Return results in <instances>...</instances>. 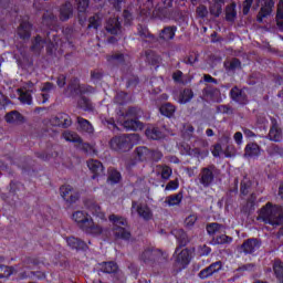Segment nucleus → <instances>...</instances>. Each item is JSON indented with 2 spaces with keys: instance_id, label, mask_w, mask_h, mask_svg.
Here are the masks:
<instances>
[{
  "instance_id": "20e7f679",
  "label": "nucleus",
  "mask_w": 283,
  "mask_h": 283,
  "mask_svg": "<svg viewBox=\"0 0 283 283\" xmlns=\"http://www.w3.org/2000/svg\"><path fill=\"white\" fill-rule=\"evenodd\" d=\"M108 220L113 224V235L116 238V240H129V238H132V232L125 228L129 224L125 217L111 214Z\"/></svg>"
},
{
  "instance_id": "603ef678",
  "label": "nucleus",
  "mask_w": 283,
  "mask_h": 283,
  "mask_svg": "<svg viewBox=\"0 0 283 283\" xmlns=\"http://www.w3.org/2000/svg\"><path fill=\"white\" fill-rule=\"evenodd\" d=\"M140 260L143 262H145V264H147V262H151V260H154V250L151 249H146L142 255H140Z\"/></svg>"
},
{
  "instance_id": "4d7b16f0",
  "label": "nucleus",
  "mask_w": 283,
  "mask_h": 283,
  "mask_svg": "<svg viewBox=\"0 0 283 283\" xmlns=\"http://www.w3.org/2000/svg\"><path fill=\"white\" fill-rule=\"evenodd\" d=\"M159 160H163V153H160L158 150H150V155H149L148 161L159 163Z\"/></svg>"
},
{
  "instance_id": "e2e57ef3",
  "label": "nucleus",
  "mask_w": 283,
  "mask_h": 283,
  "mask_svg": "<svg viewBox=\"0 0 283 283\" xmlns=\"http://www.w3.org/2000/svg\"><path fill=\"white\" fill-rule=\"evenodd\" d=\"M210 253H211V248L209 245L203 244L198 248V254L200 255V258H206Z\"/></svg>"
},
{
  "instance_id": "0e129e2a",
  "label": "nucleus",
  "mask_w": 283,
  "mask_h": 283,
  "mask_svg": "<svg viewBox=\"0 0 283 283\" xmlns=\"http://www.w3.org/2000/svg\"><path fill=\"white\" fill-rule=\"evenodd\" d=\"M50 101V94L48 93H40L36 95V102L39 105H45Z\"/></svg>"
},
{
  "instance_id": "7c9ffc66",
  "label": "nucleus",
  "mask_w": 283,
  "mask_h": 283,
  "mask_svg": "<svg viewBox=\"0 0 283 283\" xmlns=\"http://www.w3.org/2000/svg\"><path fill=\"white\" fill-rule=\"evenodd\" d=\"M107 174V181L111 182V185H118V182L123 180V175L116 168H108Z\"/></svg>"
},
{
  "instance_id": "473e14b6",
  "label": "nucleus",
  "mask_w": 283,
  "mask_h": 283,
  "mask_svg": "<svg viewBox=\"0 0 283 283\" xmlns=\"http://www.w3.org/2000/svg\"><path fill=\"white\" fill-rule=\"evenodd\" d=\"M193 98V91L191 88H184L179 94L180 105H187Z\"/></svg>"
},
{
  "instance_id": "423d86ee",
  "label": "nucleus",
  "mask_w": 283,
  "mask_h": 283,
  "mask_svg": "<svg viewBox=\"0 0 283 283\" xmlns=\"http://www.w3.org/2000/svg\"><path fill=\"white\" fill-rule=\"evenodd\" d=\"M271 126L268 134L269 140L271 143H282L283 140V130L282 127H280V123L277 122V118L270 117Z\"/></svg>"
},
{
  "instance_id": "ea45409f",
  "label": "nucleus",
  "mask_w": 283,
  "mask_h": 283,
  "mask_svg": "<svg viewBox=\"0 0 283 283\" xmlns=\"http://www.w3.org/2000/svg\"><path fill=\"white\" fill-rule=\"evenodd\" d=\"M221 229H224V226L218 222L208 223L206 227L208 235H216Z\"/></svg>"
},
{
  "instance_id": "c85d7f7f",
  "label": "nucleus",
  "mask_w": 283,
  "mask_h": 283,
  "mask_svg": "<svg viewBox=\"0 0 283 283\" xmlns=\"http://www.w3.org/2000/svg\"><path fill=\"white\" fill-rule=\"evenodd\" d=\"M135 154L140 163L149 161V156L151 155V149L146 146H139L135 149Z\"/></svg>"
},
{
  "instance_id": "338daca9",
  "label": "nucleus",
  "mask_w": 283,
  "mask_h": 283,
  "mask_svg": "<svg viewBox=\"0 0 283 283\" xmlns=\"http://www.w3.org/2000/svg\"><path fill=\"white\" fill-rule=\"evenodd\" d=\"M154 14L157 19L163 21L164 19H167V8H158L154 11Z\"/></svg>"
},
{
  "instance_id": "7ed1b4c3",
  "label": "nucleus",
  "mask_w": 283,
  "mask_h": 283,
  "mask_svg": "<svg viewBox=\"0 0 283 283\" xmlns=\"http://www.w3.org/2000/svg\"><path fill=\"white\" fill-rule=\"evenodd\" d=\"M138 140H140V136L138 134L118 135L114 136L109 140V147L113 149V151L125 153L134 149V145H137Z\"/></svg>"
},
{
  "instance_id": "9d476101",
  "label": "nucleus",
  "mask_w": 283,
  "mask_h": 283,
  "mask_svg": "<svg viewBox=\"0 0 283 283\" xmlns=\"http://www.w3.org/2000/svg\"><path fill=\"white\" fill-rule=\"evenodd\" d=\"M220 271H222V261H216L206 269L201 270L198 273V277L200 280H209V277L216 275V273H220Z\"/></svg>"
},
{
  "instance_id": "e433bc0d",
  "label": "nucleus",
  "mask_w": 283,
  "mask_h": 283,
  "mask_svg": "<svg viewBox=\"0 0 283 283\" xmlns=\"http://www.w3.org/2000/svg\"><path fill=\"white\" fill-rule=\"evenodd\" d=\"M137 31H138V35L142 36V39H151V41H156V35L151 34L147 27L143 24H138Z\"/></svg>"
},
{
  "instance_id": "393cba45",
  "label": "nucleus",
  "mask_w": 283,
  "mask_h": 283,
  "mask_svg": "<svg viewBox=\"0 0 283 283\" xmlns=\"http://www.w3.org/2000/svg\"><path fill=\"white\" fill-rule=\"evenodd\" d=\"M106 61L108 65H112L113 67H118V65H125V54L114 53L111 55H106Z\"/></svg>"
},
{
  "instance_id": "a18cd8bd",
  "label": "nucleus",
  "mask_w": 283,
  "mask_h": 283,
  "mask_svg": "<svg viewBox=\"0 0 283 283\" xmlns=\"http://www.w3.org/2000/svg\"><path fill=\"white\" fill-rule=\"evenodd\" d=\"M128 97H129V94H127V92L120 91L115 96V103L117 105H127Z\"/></svg>"
},
{
  "instance_id": "c9c22d12",
  "label": "nucleus",
  "mask_w": 283,
  "mask_h": 283,
  "mask_svg": "<svg viewBox=\"0 0 283 283\" xmlns=\"http://www.w3.org/2000/svg\"><path fill=\"white\" fill-rule=\"evenodd\" d=\"M64 140H66L67 143H83V138H81V136H78V134L71 132V130H65L62 134Z\"/></svg>"
},
{
  "instance_id": "dca6fc26",
  "label": "nucleus",
  "mask_w": 283,
  "mask_h": 283,
  "mask_svg": "<svg viewBox=\"0 0 283 283\" xmlns=\"http://www.w3.org/2000/svg\"><path fill=\"white\" fill-rule=\"evenodd\" d=\"M66 244L73 251H87L88 249L87 243H85V241L75 237L66 238Z\"/></svg>"
},
{
  "instance_id": "39448f33",
  "label": "nucleus",
  "mask_w": 283,
  "mask_h": 283,
  "mask_svg": "<svg viewBox=\"0 0 283 283\" xmlns=\"http://www.w3.org/2000/svg\"><path fill=\"white\" fill-rule=\"evenodd\" d=\"M180 248H177L175 253V263H174V269L175 273H180L181 271H185L189 264H191V250L189 249H184L180 252Z\"/></svg>"
},
{
  "instance_id": "a19ab883",
  "label": "nucleus",
  "mask_w": 283,
  "mask_h": 283,
  "mask_svg": "<svg viewBox=\"0 0 283 283\" xmlns=\"http://www.w3.org/2000/svg\"><path fill=\"white\" fill-rule=\"evenodd\" d=\"M166 202L169 207H176L180 205V202H182V192H178L176 195L167 197Z\"/></svg>"
},
{
  "instance_id": "c756f323",
  "label": "nucleus",
  "mask_w": 283,
  "mask_h": 283,
  "mask_svg": "<svg viewBox=\"0 0 283 283\" xmlns=\"http://www.w3.org/2000/svg\"><path fill=\"white\" fill-rule=\"evenodd\" d=\"M32 45L30 48L31 52H36L38 54L45 48V39H43L40 34L35 35L32 40Z\"/></svg>"
},
{
  "instance_id": "b1692460",
  "label": "nucleus",
  "mask_w": 283,
  "mask_h": 283,
  "mask_svg": "<svg viewBox=\"0 0 283 283\" xmlns=\"http://www.w3.org/2000/svg\"><path fill=\"white\" fill-rule=\"evenodd\" d=\"M123 127L126 132H137V129H143L145 125L140 120L133 118L124 120Z\"/></svg>"
},
{
  "instance_id": "09e8293b",
  "label": "nucleus",
  "mask_w": 283,
  "mask_h": 283,
  "mask_svg": "<svg viewBox=\"0 0 283 283\" xmlns=\"http://www.w3.org/2000/svg\"><path fill=\"white\" fill-rule=\"evenodd\" d=\"M19 101L22 103V105H31L32 104V94L30 92H21L19 96Z\"/></svg>"
},
{
  "instance_id": "052dcab7",
  "label": "nucleus",
  "mask_w": 283,
  "mask_h": 283,
  "mask_svg": "<svg viewBox=\"0 0 283 283\" xmlns=\"http://www.w3.org/2000/svg\"><path fill=\"white\" fill-rule=\"evenodd\" d=\"M124 25H132V21H134V15L129 10L125 9L123 11Z\"/></svg>"
},
{
  "instance_id": "2eb2a0df",
  "label": "nucleus",
  "mask_w": 283,
  "mask_h": 283,
  "mask_svg": "<svg viewBox=\"0 0 283 283\" xmlns=\"http://www.w3.org/2000/svg\"><path fill=\"white\" fill-rule=\"evenodd\" d=\"M18 36L22 41H28L32 36V23L29 21H22L18 28Z\"/></svg>"
},
{
  "instance_id": "774afa93",
  "label": "nucleus",
  "mask_w": 283,
  "mask_h": 283,
  "mask_svg": "<svg viewBox=\"0 0 283 283\" xmlns=\"http://www.w3.org/2000/svg\"><path fill=\"white\" fill-rule=\"evenodd\" d=\"M182 76H184L182 71L177 70L176 72L172 73V81L175 83L182 85V83H185V81H182Z\"/></svg>"
},
{
  "instance_id": "58836bf2",
  "label": "nucleus",
  "mask_w": 283,
  "mask_h": 283,
  "mask_svg": "<svg viewBox=\"0 0 283 283\" xmlns=\"http://www.w3.org/2000/svg\"><path fill=\"white\" fill-rule=\"evenodd\" d=\"M101 23H103V20L101 19V15L96 13L88 19V29L98 30Z\"/></svg>"
},
{
  "instance_id": "5fc2aeb1",
  "label": "nucleus",
  "mask_w": 283,
  "mask_h": 283,
  "mask_svg": "<svg viewBox=\"0 0 283 283\" xmlns=\"http://www.w3.org/2000/svg\"><path fill=\"white\" fill-rule=\"evenodd\" d=\"M56 21V17L54 15V13H44L42 15V22L44 23V25H52V23H54Z\"/></svg>"
},
{
  "instance_id": "864d4df0",
  "label": "nucleus",
  "mask_w": 283,
  "mask_h": 283,
  "mask_svg": "<svg viewBox=\"0 0 283 283\" xmlns=\"http://www.w3.org/2000/svg\"><path fill=\"white\" fill-rule=\"evenodd\" d=\"M276 25L277 28H283V4H277L276 10Z\"/></svg>"
},
{
  "instance_id": "6e6d98bb",
  "label": "nucleus",
  "mask_w": 283,
  "mask_h": 283,
  "mask_svg": "<svg viewBox=\"0 0 283 283\" xmlns=\"http://www.w3.org/2000/svg\"><path fill=\"white\" fill-rule=\"evenodd\" d=\"M196 222H198V216L190 214L185 219V227H187V229H191V228H193Z\"/></svg>"
},
{
  "instance_id": "f257e3e1",
  "label": "nucleus",
  "mask_w": 283,
  "mask_h": 283,
  "mask_svg": "<svg viewBox=\"0 0 283 283\" xmlns=\"http://www.w3.org/2000/svg\"><path fill=\"white\" fill-rule=\"evenodd\" d=\"M67 90L72 98H76V96L80 97V99L77 101V107L80 109H83V112H94V105L92 104V101L88 97H85V94H96V88L94 86L81 84V82H78V78L75 77L69 84Z\"/></svg>"
},
{
  "instance_id": "412c9836",
  "label": "nucleus",
  "mask_w": 283,
  "mask_h": 283,
  "mask_svg": "<svg viewBox=\"0 0 283 283\" xmlns=\"http://www.w3.org/2000/svg\"><path fill=\"white\" fill-rule=\"evenodd\" d=\"M123 25L120 24V20L118 18H111L106 22V31L109 34H118L122 30Z\"/></svg>"
},
{
  "instance_id": "3c124183",
  "label": "nucleus",
  "mask_w": 283,
  "mask_h": 283,
  "mask_svg": "<svg viewBox=\"0 0 283 283\" xmlns=\"http://www.w3.org/2000/svg\"><path fill=\"white\" fill-rule=\"evenodd\" d=\"M78 145H80L81 151H83L87 156H92V154H94V146H92V144L83 143V139H82V143H78Z\"/></svg>"
},
{
  "instance_id": "680f3d73",
  "label": "nucleus",
  "mask_w": 283,
  "mask_h": 283,
  "mask_svg": "<svg viewBox=\"0 0 283 283\" xmlns=\"http://www.w3.org/2000/svg\"><path fill=\"white\" fill-rule=\"evenodd\" d=\"M210 14H212V17H220V14H222V6H220V3H214L211 6Z\"/></svg>"
},
{
  "instance_id": "2f4dec72",
  "label": "nucleus",
  "mask_w": 283,
  "mask_h": 283,
  "mask_svg": "<svg viewBox=\"0 0 283 283\" xmlns=\"http://www.w3.org/2000/svg\"><path fill=\"white\" fill-rule=\"evenodd\" d=\"M146 136L150 140H161V138H165V134L158 127L147 128Z\"/></svg>"
},
{
  "instance_id": "cd10ccee",
  "label": "nucleus",
  "mask_w": 283,
  "mask_h": 283,
  "mask_svg": "<svg viewBox=\"0 0 283 283\" xmlns=\"http://www.w3.org/2000/svg\"><path fill=\"white\" fill-rule=\"evenodd\" d=\"M77 129L78 132H84L85 134L94 133V126H92V123L83 117H77Z\"/></svg>"
},
{
  "instance_id": "f8f14e48",
  "label": "nucleus",
  "mask_w": 283,
  "mask_h": 283,
  "mask_svg": "<svg viewBox=\"0 0 283 283\" xmlns=\"http://www.w3.org/2000/svg\"><path fill=\"white\" fill-rule=\"evenodd\" d=\"M51 125L67 129V127H72V117L67 113H57L56 116L51 118Z\"/></svg>"
},
{
  "instance_id": "4c0bfd02",
  "label": "nucleus",
  "mask_w": 283,
  "mask_h": 283,
  "mask_svg": "<svg viewBox=\"0 0 283 283\" xmlns=\"http://www.w3.org/2000/svg\"><path fill=\"white\" fill-rule=\"evenodd\" d=\"M157 167L160 171L161 180H169V178H171L174 174V169H171V167L167 165H158Z\"/></svg>"
},
{
  "instance_id": "6ab92c4d",
  "label": "nucleus",
  "mask_w": 283,
  "mask_h": 283,
  "mask_svg": "<svg viewBox=\"0 0 283 283\" xmlns=\"http://www.w3.org/2000/svg\"><path fill=\"white\" fill-rule=\"evenodd\" d=\"M171 234L176 238L178 242V249H182L186 244H189V237L187 232L182 229H175L171 231Z\"/></svg>"
},
{
  "instance_id": "8fccbe9b",
  "label": "nucleus",
  "mask_w": 283,
  "mask_h": 283,
  "mask_svg": "<svg viewBox=\"0 0 283 283\" xmlns=\"http://www.w3.org/2000/svg\"><path fill=\"white\" fill-rule=\"evenodd\" d=\"M193 132H196V128H193V126L191 124H188V125L184 126L181 134H182L184 138L189 140L193 136Z\"/></svg>"
},
{
  "instance_id": "1a4fd4ad",
  "label": "nucleus",
  "mask_w": 283,
  "mask_h": 283,
  "mask_svg": "<svg viewBox=\"0 0 283 283\" xmlns=\"http://www.w3.org/2000/svg\"><path fill=\"white\" fill-rule=\"evenodd\" d=\"M60 193L67 205H74L78 198H81V195L78 192H74V188L70 185L62 186L60 188Z\"/></svg>"
},
{
  "instance_id": "f3484780",
  "label": "nucleus",
  "mask_w": 283,
  "mask_h": 283,
  "mask_svg": "<svg viewBox=\"0 0 283 283\" xmlns=\"http://www.w3.org/2000/svg\"><path fill=\"white\" fill-rule=\"evenodd\" d=\"M262 154V148L258 143H249L244 148V158H260Z\"/></svg>"
},
{
  "instance_id": "6e6552de",
  "label": "nucleus",
  "mask_w": 283,
  "mask_h": 283,
  "mask_svg": "<svg viewBox=\"0 0 283 283\" xmlns=\"http://www.w3.org/2000/svg\"><path fill=\"white\" fill-rule=\"evenodd\" d=\"M87 168L90 169L92 175V180H96V178H101V176H105V166L98 159H88L86 161Z\"/></svg>"
},
{
  "instance_id": "a211bd4d",
  "label": "nucleus",
  "mask_w": 283,
  "mask_h": 283,
  "mask_svg": "<svg viewBox=\"0 0 283 283\" xmlns=\"http://www.w3.org/2000/svg\"><path fill=\"white\" fill-rule=\"evenodd\" d=\"M4 120L9 125H21V123H25V117L19 111H11L6 114Z\"/></svg>"
},
{
  "instance_id": "4468645a",
  "label": "nucleus",
  "mask_w": 283,
  "mask_h": 283,
  "mask_svg": "<svg viewBox=\"0 0 283 283\" xmlns=\"http://www.w3.org/2000/svg\"><path fill=\"white\" fill-rule=\"evenodd\" d=\"M273 8H275V1L273 0H265L264 4L261 7L258 15H256V21L259 23H262L266 17H271L273 12Z\"/></svg>"
},
{
  "instance_id": "de8ad7c7",
  "label": "nucleus",
  "mask_w": 283,
  "mask_h": 283,
  "mask_svg": "<svg viewBox=\"0 0 283 283\" xmlns=\"http://www.w3.org/2000/svg\"><path fill=\"white\" fill-rule=\"evenodd\" d=\"M233 242V238L227 234L217 235L214 239V244H231Z\"/></svg>"
},
{
  "instance_id": "bf43d9fd",
  "label": "nucleus",
  "mask_w": 283,
  "mask_h": 283,
  "mask_svg": "<svg viewBox=\"0 0 283 283\" xmlns=\"http://www.w3.org/2000/svg\"><path fill=\"white\" fill-rule=\"evenodd\" d=\"M216 112L217 114H233V108L229 105H218Z\"/></svg>"
},
{
  "instance_id": "a878e982",
  "label": "nucleus",
  "mask_w": 283,
  "mask_h": 283,
  "mask_svg": "<svg viewBox=\"0 0 283 283\" xmlns=\"http://www.w3.org/2000/svg\"><path fill=\"white\" fill-rule=\"evenodd\" d=\"M230 98H232L234 103H240L241 105L247 103V94H244L238 86L231 88Z\"/></svg>"
},
{
  "instance_id": "aec40b11",
  "label": "nucleus",
  "mask_w": 283,
  "mask_h": 283,
  "mask_svg": "<svg viewBox=\"0 0 283 283\" xmlns=\"http://www.w3.org/2000/svg\"><path fill=\"white\" fill-rule=\"evenodd\" d=\"M176 32H178V27H165L159 33V39L161 41H174L176 38Z\"/></svg>"
},
{
  "instance_id": "bb28decb",
  "label": "nucleus",
  "mask_w": 283,
  "mask_h": 283,
  "mask_svg": "<svg viewBox=\"0 0 283 283\" xmlns=\"http://www.w3.org/2000/svg\"><path fill=\"white\" fill-rule=\"evenodd\" d=\"M159 112L161 116H165L166 118H174V114H176V106L167 102L160 105Z\"/></svg>"
},
{
  "instance_id": "f704fd0d",
  "label": "nucleus",
  "mask_w": 283,
  "mask_h": 283,
  "mask_svg": "<svg viewBox=\"0 0 283 283\" xmlns=\"http://www.w3.org/2000/svg\"><path fill=\"white\" fill-rule=\"evenodd\" d=\"M274 276L277 283H283V262L276 260L273 264Z\"/></svg>"
},
{
  "instance_id": "5701e85b",
  "label": "nucleus",
  "mask_w": 283,
  "mask_h": 283,
  "mask_svg": "<svg viewBox=\"0 0 283 283\" xmlns=\"http://www.w3.org/2000/svg\"><path fill=\"white\" fill-rule=\"evenodd\" d=\"M74 14V9L72 8V3L66 2L60 8V20L70 21Z\"/></svg>"
},
{
  "instance_id": "49530a36",
  "label": "nucleus",
  "mask_w": 283,
  "mask_h": 283,
  "mask_svg": "<svg viewBox=\"0 0 283 283\" xmlns=\"http://www.w3.org/2000/svg\"><path fill=\"white\" fill-rule=\"evenodd\" d=\"M12 273H14V268L0 264V280H3L4 277H10Z\"/></svg>"
},
{
  "instance_id": "0eeeda50",
  "label": "nucleus",
  "mask_w": 283,
  "mask_h": 283,
  "mask_svg": "<svg viewBox=\"0 0 283 283\" xmlns=\"http://www.w3.org/2000/svg\"><path fill=\"white\" fill-rule=\"evenodd\" d=\"M214 180L216 175H213V166L201 168V171L199 174V182L201 186H203L207 189L211 187V185H213Z\"/></svg>"
},
{
  "instance_id": "9b49d317",
  "label": "nucleus",
  "mask_w": 283,
  "mask_h": 283,
  "mask_svg": "<svg viewBox=\"0 0 283 283\" xmlns=\"http://www.w3.org/2000/svg\"><path fill=\"white\" fill-rule=\"evenodd\" d=\"M132 209H136L139 218H142L146 222H149V220H153L154 218V212L151 211V208H149V206L147 205H138V201H132Z\"/></svg>"
},
{
  "instance_id": "ddd939ff",
  "label": "nucleus",
  "mask_w": 283,
  "mask_h": 283,
  "mask_svg": "<svg viewBox=\"0 0 283 283\" xmlns=\"http://www.w3.org/2000/svg\"><path fill=\"white\" fill-rule=\"evenodd\" d=\"M262 247V240L258 238H250L241 244V249L245 255H252Z\"/></svg>"
},
{
  "instance_id": "13d9d810",
  "label": "nucleus",
  "mask_w": 283,
  "mask_h": 283,
  "mask_svg": "<svg viewBox=\"0 0 283 283\" xmlns=\"http://www.w3.org/2000/svg\"><path fill=\"white\" fill-rule=\"evenodd\" d=\"M254 270H255V264L247 263V264L239 266L235 271H237V273H244V271H248L249 273H251Z\"/></svg>"
},
{
  "instance_id": "79ce46f5",
  "label": "nucleus",
  "mask_w": 283,
  "mask_h": 283,
  "mask_svg": "<svg viewBox=\"0 0 283 283\" xmlns=\"http://www.w3.org/2000/svg\"><path fill=\"white\" fill-rule=\"evenodd\" d=\"M126 116L138 120L143 116V109L138 106H132L127 109Z\"/></svg>"
},
{
  "instance_id": "69168bd1",
  "label": "nucleus",
  "mask_w": 283,
  "mask_h": 283,
  "mask_svg": "<svg viewBox=\"0 0 283 283\" xmlns=\"http://www.w3.org/2000/svg\"><path fill=\"white\" fill-rule=\"evenodd\" d=\"M249 189H251V181H241V196H249Z\"/></svg>"
},
{
  "instance_id": "f03ea898",
  "label": "nucleus",
  "mask_w": 283,
  "mask_h": 283,
  "mask_svg": "<svg viewBox=\"0 0 283 283\" xmlns=\"http://www.w3.org/2000/svg\"><path fill=\"white\" fill-rule=\"evenodd\" d=\"M72 219L76 222L78 229L88 235H101L103 233V227L94 223V219L85 211H75Z\"/></svg>"
},
{
  "instance_id": "4be33fe9",
  "label": "nucleus",
  "mask_w": 283,
  "mask_h": 283,
  "mask_svg": "<svg viewBox=\"0 0 283 283\" xmlns=\"http://www.w3.org/2000/svg\"><path fill=\"white\" fill-rule=\"evenodd\" d=\"M98 269L102 273H118V264L114 261L98 263Z\"/></svg>"
},
{
  "instance_id": "37998d69",
  "label": "nucleus",
  "mask_w": 283,
  "mask_h": 283,
  "mask_svg": "<svg viewBox=\"0 0 283 283\" xmlns=\"http://www.w3.org/2000/svg\"><path fill=\"white\" fill-rule=\"evenodd\" d=\"M237 17H238V11L235 10V4H233L232 7L226 8V21L233 23Z\"/></svg>"
},
{
  "instance_id": "c03bdc74",
  "label": "nucleus",
  "mask_w": 283,
  "mask_h": 283,
  "mask_svg": "<svg viewBox=\"0 0 283 283\" xmlns=\"http://www.w3.org/2000/svg\"><path fill=\"white\" fill-rule=\"evenodd\" d=\"M199 56L200 55L198 53L191 52L188 56L184 57L182 63H185L186 65H196V63H198Z\"/></svg>"
},
{
  "instance_id": "72a5a7b5",
  "label": "nucleus",
  "mask_w": 283,
  "mask_h": 283,
  "mask_svg": "<svg viewBox=\"0 0 283 283\" xmlns=\"http://www.w3.org/2000/svg\"><path fill=\"white\" fill-rule=\"evenodd\" d=\"M227 72H235V70H242V62L238 57H233L230 62H224Z\"/></svg>"
}]
</instances>
